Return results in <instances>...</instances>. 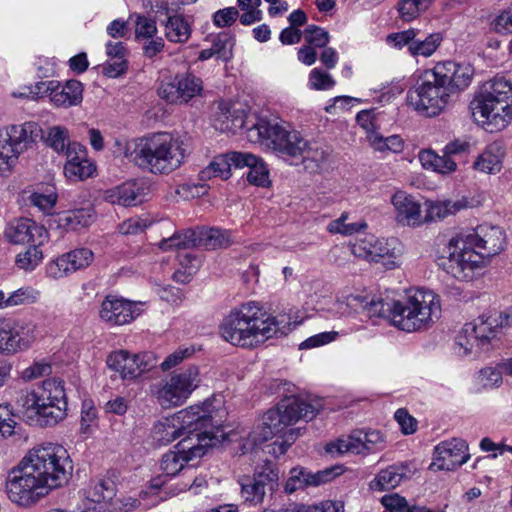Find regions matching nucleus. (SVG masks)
I'll return each mask as SVG.
<instances>
[{"mask_svg": "<svg viewBox=\"0 0 512 512\" xmlns=\"http://www.w3.org/2000/svg\"><path fill=\"white\" fill-rule=\"evenodd\" d=\"M329 316L341 318L365 312L368 317H382L406 332L430 327L441 317L440 297L432 290L417 288L401 300H384L359 293L342 292L327 307Z\"/></svg>", "mask_w": 512, "mask_h": 512, "instance_id": "f257e3e1", "label": "nucleus"}, {"mask_svg": "<svg viewBox=\"0 0 512 512\" xmlns=\"http://www.w3.org/2000/svg\"><path fill=\"white\" fill-rule=\"evenodd\" d=\"M71 470L70 457L63 446L47 443L33 447L8 473L7 496L18 506H33L66 483Z\"/></svg>", "mask_w": 512, "mask_h": 512, "instance_id": "f03ea898", "label": "nucleus"}, {"mask_svg": "<svg viewBox=\"0 0 512 512\" xmlns=\"http://www.w3.org/2000/svg\"><path fill=\"white\" fill-rule=\"evenodd\" d=\"M296 324L286 315L273 316L256 301L232 309L222 320L221 337L233 346L254 348L273 337L287 335Z\"/></svg>", "mask_w": 512, "mask_h": 512, "instance_id": "7ed1b4c3", "label": "nucleus"}, {"mask_svg": "<svg viewBox=\"0 0 512 512\" xmlns=\"http://www.w3.org/2000/svg\"><path fill=\"white\" fill-rule=\"evenodd\" d=\"M318 412V407L307 403L295 396L285 397L274 409L268 410L260 423L249 434L243 445V452L268 441L274 436L280 437L270 445L269 453L275 457L283 455L295 442L299 429L289 428L298 420H312Z\"/></svg>", "mask_w": 512, "mask_h": 512, "instance_id": "20e7f679", "label": "nucleus"}, {"mask_svg": "<svg viewBox=\"0 0 512 512\" xmlns=\"http://www.w3.org/2000/svg\"><path fill=\"white\" fill-rule=\"evenodd\" d=\"M188 139L169 132H156L127 144L126 157L143 171L168 175L179 169L189 158Z\"/></svg>", "mask_w": 512, "mask_h": 512, "instance_id": "39448f33", "label": "nucleus"}, {"mask_svg": "<svg viewBox=\"0 0 512 512\" xmlns=\"http://www.w3.org/2000/svg\"><path fill=\"white\" fill-rule=\"evenodd\" d=\"M226 417L223 400L213 397L161 418L153 425L151 436L157 444L168 445L183 435L191 436L204 431L221 434L224 433L221 428Z\"/></svg>", "mask_w": 512, "mask_h": 512, "instance_id": "423d86ee", "label": "nucleus"}, {"mask_svg": "<svg viewBox=\"0 0 512 512\" xmlns=\"http://www.w3.org/2000/svg\"><path fill=\"white\" fill-rule=\"evenodd\" d=\"M474 121L488 132L512 122V83L503 76L486 81L470 103Z\"/></svg>", "mask_w": 512, "mask_h": 512, "instance_id": "0eeeda50", "label": "nucleus"}, {"mask_svg": "<svg viewBox=\"0 0 512 512\" xmlns=\"http://www.w3.org/2000/svg\"><path fill=\"white\" fill-rule=\"evenodd\" d=\"M18 403L31 411L41 426H54L67 416V397L61 380L46 379L33 390L21 394Z\"/></svg>", "mask_w": 512, "mask_h": 512, "instance_id": "6e6552de", "label": "nucleus"}, {"mask_svg": "<svg viewBox=\"0 0 512 512\" xmlns=\"http://www.w3.org/2000/svg\"><path fill=\"white\" fill-rule=\"evenodd\" d=\"M249 137L291 161L299 158L300 152L306 147L304 135L285 121L260 119L249 129Z\"/></svg>", "mask_w": 512, "mask_h": 512, "instance_id": "1a4fd4ad", "label": "nucleus"}, {"mask_svg": "<svg viewBox=\"0 0 512 512\" xmlns=\"http://www.w3.org/2000/svg\"><path fill=\"white\" fill-rule=\"evenodd\" d=\"M506 246V235L499 226L482 224L474 229L461 230L447 245L448 256H498Z\"/></svg>", "mask_w": 512, "mask_h": 512, "instance_id": "9d476101", "label": "nucleus"}, {"mask_svg": "<svg viewBox=\"0 0 512 512\" xmlns=\"http://www.w3.org/2000/svg\"><path fill=\"white\" fill-rule=\"evenodd\" d=\"M453 96L431 69L423 71L416 84L408 90L407 105L418 115L434 118L442 114Z\"/></svg>", "mask_w": 512, "mask_h": 512, "instance_id": "9b49d317", "label": "nucleus"}, {"mask_svg": "<svg viewBox=\"0 0 512 512\" xmlns=\"http://www.w3.org/2000/svg\"><path fill=\"white\" fill-rule=\"evenodd\" d=\"M225 434L204 431L195 435L185 436L174 447V450L165 453L161 460V470L166 476L177 475L184 466L192 460L201 458L208 448L224 440Z\"/></svg>", "mask_w": 512, "mask_h": 512, "instance_id": "f8f14e48", "label": "nucleus"}, {"mask_svg": "<svg viewBox=\"0 0 512 512\" xmlns=\"http://www.w3.org/2000/svg\"><path fill=\"white\" fill-rule=\"evenodd\" d=\"M37 131L34 122L9 125L0 131V177L13 174L20 155L35 141Z\"/></svg>", "mask_w": 512, "mask_h": 512, "instance_id": "ddd939ff", "label": "nucleus"}, {"mask_svg": "<svg viewBox=\"0 0 512 512\" xmlns=\"http://www.w3.org/2000/svg\"><path fill=\"white\" fill-rule=\"evenodd\" d=\"M38 334V326L32 321L0 318V355H15L29 350Z\"/></svg>", "mask_w": 512, "mask_h": 512, "instance_id": "4468645a", "label": "nucleus"}, {"mask_svg": "<svg viewBox=\"0 0 512 512\" xmlns=\"http://www.w3.org/2000/svg\"><path fill=\"white\" fill-rule=\"evenodd\" d=\"M203 81L192 73H178L163 78L157 87L158 96L169 104H187L203 92Z\"/></svg>", "mask_w": 512, "mask_h": 512, "instance_id": "2eb2a0df", "label": "nucleus"}, {"mask_svg": "<svg viewBox=\"0 0 512 512\" xmlns=\"http://www.w3.org/2000/svg\"><path fill=\"white\" fill-rule=\"evenodd\" d=\"M21 96L38 98L48 96L56 107L68 108L79 105L83 100V85L77 80H69L64 85L58 81H41L29 88Z\"/></svg>", "mask_w": 512, "mask_h": 512, "instance_id": "dca6fc26", "label": "nucleus"}, {"mask_svg": "<svg viewBox=\"0 0 512 512\" xmlns=\"http://www.w3.org/2000/svg\"><path fill=\"white\" fill-rule=\"evenodd\" d=\"M106 363L124 381L135 380L156 365L151 353L132 354L126 350L112 352Z\"/></svg>", "mask_w": 512, "mask_h": 512, "instance_id": "f3484780", "label": "nucleus"}, {"mask_svg": "<svg viewBox=\"0 0 512 512\" xmlns=\"http://www.w3.org/2000/svg\"><path fill=\"white\" fill-rule=\"evenodd\" d=\"M5 238L14 244L27 245L35 250L34 256L42 251L37 249L48 242V232L46 228L36 221L26 217H19L8 222L5 231Z\"/></svg>", "mask_w": 512, "mask_h": 512, "instance_id": "a211bd4d", "label": "nucleus"}, {"mask_svg": "<svg viewBox=\"0 0 512 512\" xmlns=\"http://www.w3.org/2000/svg\"><path fill=\"white\" fill-rule=\"evenodd\" d=\"M469 458L468 446L463 439L445 440L435 446L429 469L433 472L452 471L465 464Z\"/></svg>", "mask_w": 512, "mask_h": 512, "instance_id": "6ab92c4d", "label": "nucleus"}, {"mask_svg": "<svg viewBox=\"0 0 512 512\" xmlns=\"http://www.w3.org/2000/svg\"><path fill=\"white\" fill-rule=\"evenodd\" d=\"M431 70L437 79L449 88L452 96L467 89L475 74L474 67L467 62H438Z\"/></svg>", "mask_w": 512, "mask_h": 512, "instance_id": "aec40b11", "label": "nucleus"}, {"mask_svg": "<svg viewBox=\"0 0 512 512\" xmlns=\"http://www.w3.org/2000/svg\"><path fill=\"white\" fill-rule=\"evenodd\" d=\"M482 198L478 196H462L458 199L427 200L425 202L424 223L443 220L466 209L481 206Z\"/></svg>", "mask_w": 512, "mask_h": 512, "instance_id": "412c9836", "label": "nucleus"}, {"mask_svg": "<svg viewBox=\"0 0 512 512\" xmlns=\"http://www.w3.org/2000/svg\"><path fill=\"white\" fill-rule=\"evenodd\" d=\"M140 314L138 303L112 295L105 297L99 311L100 318L112 326L128 324Z\"/></svg>", "mask_w": 512, "mask_h": 512, "instance_id": "4be33fe9", "label": "nucleus"}, {"mask_svg": "<svg viewBox=\"0 0 512 512\" xmlns=\"http://www.w3.org/2000/svg\"><path fill=\"white\" fill-rule=\"evenodd\" d=\"M391 204L398 224L408 227H420L424 224L422 204L415 196L399 190L392 195Z\"/></svg>", "mask_w": 512, "mask_h": 512, "instance_id": "5701e85b", "label": "nucleus"}, {"mask_svg": "<svg viewBox=\"0 0 512 512\" xmlns=\"http://www.w3.org/2000/svg\"><path fill=\"white\" fill-rule=\"evenodd\" d=\"M253 158L248 152L232 151L215 156L213 160L200 172V179L203 181L212 178L226 180L230 178L232 168L242 169L248 161Z\"/></svg>", "mask_w": 512, "mask_h": 512, "instance_id": "b1692460", "label": "nucleus"}, {"mask_svg": "<svg viewBox=\"0 0 512 512\" xmlns=\"http://www.w3.org/2000/svg\"><path fill=\"white\" fill-rule=\"evenodd\" d=\"M438 266L453 278L468 281L485 273L489 258H479L471 261L470 258H438Z\"/></svg>", "mask_w": 512, "mask_h": 512, "instance_id": "393cba45", "label": "nucleus"}, {"mask_svg": "<svg viewBox=\"0 0 512 512\" xmlns=\"http://www.w3.org/2000/svg\"><path fill=\"white\" fill-rule=\"evenodd\" d=\"M416 470V466L412 462L393 464L381 470L371 481L370 487L376 491L394 489L402 481L410 479Z\"/></svg>", "mask_w": 512, "mask_h": 512, "instance_id": "a878e982", "label": "nucleus"}, {"mask_svg": "<svg viewBox=\"0 0 512 512\" xmlns=\"http://www.w3.org/2000/svg\"><path fill=\"white\" fill-rule=\"evenodd\" d=\"M246 112L230 102H221L213 119L216 130L236 133L245 126Z\"/></svg>", "mask_w": 512, "mask_h": 512, "instance_id": "bb28decb", "label": "nucleus"}, {"mask_svg": "<svg viewBox=\"0 0 512 512\" xmlns=\"http://www.w3.org/2000/svg\"><path fill=\"white\" fill-rule=\"evenodd\" d=\"M94 220V209L85 207L55 214L49 219L48 224L50 228L76 230L91 225Z\"/></svg>", "mask_w": 512, "mask_h": 512, "instance_id": "cd10ccee", "label": "nucleus"}, {"mask_svg": "<svg viewBox=\"0 0 512 512\" xmlns=\"http://www.w3.org/2000/svg\"><path fill=\"white\" fill-rule=\"evenodd\" d=\"M333 475L330 470L318 471L311 473L302 467H294L290 470V476L285 484V491L293 493L300 489L310 486H318L332 479Z\"/></svg>", "mask_w": 512, "mask_h": 512, "instance_id": "c85d7f7f", "label": "nucleus"}, {"mask_svg": "<svg viewBox=\"0 0 512 512\" xmlns=\"http://www.w3.org/2000/svg\"><path fill=\"white\" fill-rule=\"evenodd\" d=\"M151 394L157 403L164 409L183 405L186 402L181 389L169 377L151 386Z\"/></svg>", "mask_w": 512, "mask_h": 512, "instance_id": "c756f323", "label": "nucleus"}, {"mask_svg": "<svg viewBox=\"0 0 512 512\" xmlns=\"http://www.w3.org/2000/svg\"><path fill=\"white\" fill-rule=\"evenodd\" d=\"M418 160L424 170L440 175H450L458 168L457 163L452 158L445 153L439 155L431 148L421 149L418 152Z\"/></svg>", "mask_w": 512, "mask_h": 512, "instance_id": "7c9ffc66", "label": "nucleus"}, {"mask_svg": "<svg viewBox=\"0 0 512 512\" xmlns=\"http://www.w3.org/2000/svg\"><path fill=\"white\" fill-rule=\"evenodd\" d=\"M504 150L500 143L493 142L486 146L484 151L480 153L474 163L473 169L485 174H497L502 169V160Z\"/></svg>", "mask_w": 512, "mask_h": 512, "instance_id": "2f4dec72", "label": "nucleus"}, {"mask_svg": "<svg viewBox=\"0 0 512 512\" xmlns=\"http://www.w3.org/2000/svg\"><path fill=\"white\" fill-rule=\"evenodd\" d=\"M165 38L175 44H184L191 37L192 23L182 14L168 15L163 22Z\"/></svg>", "mask_w": 512, "mask_h": 512, "instance_id": "473e14b6", "label": "nucleus"}, {"mask_svg": "<svg viewBox=\"0 0 512 512\" xmlns=\"http://www.w3.org/2000/svg\"><path fill=\"white\" fill-rule=\"evenodd\" d=\"M402 244L397 238L376 239L373 235L366 236L359 244L365 256H396L402 252Z\"/></svg>", "mask_w": 512, "mask_h": 512, "instance_id": "72a5a7b5", "label": "nucleus"}, {"mask_svg": "<svg viewBox=\"0 0 512 512\" xmlns=\"http://www.w3.org/2000/svg\"><path fill=\"white\" fill-rule=\"evenodd\" d=\"M143 188L137 182H126L107 192V199L112 204L124 207L135 206L142 202Z\"/></svg>", "mask_w": 512, "mask_h": 512, "instance_id": "f704fd0d", "label": "nucleus"}, {"mask_svg": "<svg viewBox=\"0 0 512 512\" xmlns=\"http://www.w3.org/2000/svg\"><path fill=\"white\" fill-rule=\"evenodd\" d=\"M90 265L91 258H50L46 263V274L58 279Z\"/></svg>", "mask_w": 512, "mask_h": 512, "instance_id": "c9c22d12", "label": "nucleus"}, {"mask_svg": "<svg viewBox=\"0 0 512 512\" xmlns=\"http://www.w3.org/2000/svg\"><path fill=\"white\" fill-rule=\"evenodd\" d=\"M326 450L332 455L343 453H366L363 430H355L350 435L340 437L336 441L329 443Z\"/></svg>", "mask_w": 512, "mask_h": 512, "instance_id": "e433bc0d", "label": "nucleus"}, {"mask_svg": "<svg viewBox=\"0 0 512 512\" xmlns=\"http://www.w3.org/2000/svg\"><path fill=\"white\" fill-rule=\"evenodd\" d=\"M28 201L31 206L37 208L44 215L51 216V218L55 216L53 211L58 201L55 187L46 186L30 191Z\"/></svg>", "mask_w": 512, "mask_h": 512, "instance_id": "4c0bfd02", "label": "nucleus"}, {"mask_svg": "<svg viewBox=\"0 0 512 512\" xmlns=\"http://www.w3.org/2000/svg\"><path fill=\"white\" fill-rule=\"evenodd\" d=\"M168 377L178 389H181L186 399L190 397L201 382L199 369L195 365L175 370Z\"/></svg>", "mask_w": 512, "mask_h": 512, "instance_id": "58836bf2", "label": "nucleus"}, {"mask_svg": "<svg viewBox=\"0 0 512 512\" xmlns=\"http://www.w3.org/2000/svg\"><path fill=\"white\" fill-rule=\"evenodd\" d=\"M197 246L206 249H217L228 247L232 243L231 234L220 228H201L196 230Z\"/></svg>", "mask_w": 512, "mask_h": 512, "instance_id": "ea45409f", "label": "nucleus"}, {"mask_svg": "<svg viewBox=\"0 0 512 512\" xmlns=\"http://www.w3.org/2000/svg\"><path fill=\"white\" fill-rule=\"evenodd\" d=\"M197 246L196 230L186 229L175 232L159 243L161 252H180Z\"/></svg>", "mask_w": 512, "mask_h": 512, "instance_id": "a19ab883", "label": "nucleus"}, {"mask_svg": "<svg viewBox=\"0 0 512 512\" xmlns=\"http://www.w3.org/2000/svg\"><path fill=\"white\" fill-rule=\"evenodd\" d=\"M197 246L196 230L186 229L175 232L159 243L161 252H180Z\"/></svg>", "mask_w": 512, "mask_h": 512, "instance_id": "79ce46f5", "label": "nucleus"}, {"mask_svg": "<svg viewBox=\"0 0 512 512\" xmlns=\"http://www.w3.org/2000/svg\"><path fill=\"white\" fill-rule=\"evenodd\" d=\"M237 483L240 486V495L245 503L250 506H258L264 502L266 491L252 476L242 475Z\"/></svg>", "mask_w": 512, "mask_h": 512, "instance_id": "37998d69", "label": "nucleus"}, {"mask_svg": "<svg viewBox=\"0 0 512 512\" xmlns=\"http://www.w3.org/2000/svg\"><path fill=\"white\" fill-rule=\"evenodd\" d=\"M348 220L349 213H341V215L338 218L330 221L327 224V232L332 235H341L344 237H349L366 230L368 227L367 222L363 219L351 223H348Z\"/></svg>", "mask_w": 512, "mask_h": 512, "instance_id": "c03bdc74", "label": "nucleus"}, {"mask_svg": "<svg viewBox=\"0 0 512 512\" xmlns=\"http://www.w3.org/2000/svg\"><path fill=\"white\" fill-rule=\"evenodd\" d=\"M367 141L370 147L383 154L394 153L399 154L404 150L405 141L400 135H390L388 137L382 136L378 133H370L367 136Z\"/></svg>", "mask_w": 512, "mask_h": 512, "instance_id": "a18cd8bd", "label": "nucleus"}, {"mask_svg": "<svg viewBox=\"0 0 512 512\" xmlns=\"http://www.w3.org/2000/svg\"><path fill=\"white\" fill-rule=\"evenodd\" d=\"M497 329L498 327L495 326L491 315H481L473 322L464 325L465 333L473 334L476 340L481 343H486L494 337Z\"/></svg>", "mask_w": 512, "mask_h": 512, "instance_id": "49530a36", "label": "nucleus"}, {"mask_svg": "<svg viewBox=\"0 0 512 512\" xmlns=\"http://www.w3.org/2000/svg\"><path fill=\"white\" fill-rule=\"evenodd\" d=\"M252 477L259 482L265 491L274 492L279 485V471L277 467L269 460L263 464L257 465Z\"/></svg>", "mask_w": 512, "mask_h": 512, "instance_id": "de8ad7c7", "label": "nucleus"}, {"mask_svg": "<svg viewBox=\"0 0 512 512\" xmlns=\"http://www.w3.org/2000/svg\"><path fill=\"white\" fill-rule=\"evenodd\" d=\"M42 138L46 146L58 154L64 153V151L68 149V146L73 142L69 139L68 129L60 125L48 127Z\"/></svg>", "mask_w": 512, "mask_h": 512, "instance_id": "09e8293b", "label": "nucleus"}, {"mask_svg": "<svg viewBox=\"0 0 512 512\" xmlns=\"http://www.w3.org/2000/svg\"><path fill=\"white\" fill-rule=\"evenodd\" d=\"M443 40L444 37L441 32L431 33L423 40L416 37L410 46V55L413 57H431L441 46Z\"/></svg>", "mask_w": 512, "mask_h": 512, "instance_id": "8fccbe9b", "label": "nucleus"}, {"mask_svg": "<svg viewBox=\"0 0 512 512\" xmlns=\"http://www.w3.org/2000/svg\"><path fill=\"white\" fill-rule=\"evenodd\" d=\"M325 159V151L317 143L306 139V147L300 152L299 158H296L295 161H301L305 169L310 172H317Z\"/></svg>", "mask_w": 512, "mask_h": 512, "instance_id": "3c124183", "label": "nucleus"}, {"mask_svg": "<svg viewBox=\"0 0 512 512\" xmlns=\"http://www.w3.org/2000/svg\"><path fill=\"white\" fill-rule=\"evenodd\" d=\"M248 155L253 158L251 161H248L249 163L244 165V167L249 168V172L247 174L248 182L255 186L268 187L271 184V181L266 164L256 155L249 152Z\"/></svg>", "mask_w": 512, "mask_h": 512, "instance_id": "603ef678", "label": "nucleus"}, {"mask_svg": "<svg viewBox=\"0 0 512 512\" xmlns=\"http://www.w3.org/2000/svg\"><path fill=\"white\" fill-rule=\"evenodd\" d=\"M63 170L68 181L78 182L92 177L96 171V166L92 160H84L80 163L65 164Z\"/></svg>", "mask_w": 512, "mask_h": 512, "instance_id": "864d4df0", "label": "nucleus"}, {"mask_svg": "<svg viewBox=\"0 0 512 512\" xmlns=\"http://www.w3.org/2000/svg\"><path fill=\"white\" fill-rule=\"evenodd\" d=\"M134 33L136 40H148L158 34L156 21L143 14H134Z\"/></svg>", "mask_w": 512, "mask_h": 512, "instance_id": "5fc2aeb1", "label": "nucleus"}, {"mask_svg": "<svg viewBox=\"0 0 512 512\" xmlns=\"http://www.w3.org/2000/svg\"><path fill=\"white\" fill-rule=\"evenodd\" d=\"M201 266V258H180L173 273V279L179 283H187Z\"/></svg>", "mask_w": 512, "mask_h": 512, "instance_id": "6e6d98bb", "label": "nucleus"}, {"mask_svg": "<svg viewBox=\"0 0 512 512\" xmlns=\"http://www.w3.org/2000/svg\"><path fill=\"white\" fill-rule=\"evenodd\" d=\"M336 84L331 74L321 68H313L308 77L307 86L311 90L325 91L332 89Z\"/></svg>", "mask_w": 512, "mask_h": 512, "instance_id": "4d7b16f0", "label": "nucleus"}, {"mask_svg": "<svg viewBox=\"0 0 512 512\" xmlns=\"http://www.w3.org/2000/svg\"><path fill=\"white\" fill-rule=\"evenodd\" d=\"M114 496V487L111 481L98 480L92 482L87 490V498L93 503H99L112 499Z\"/></svg>", "mask_w": 512, "mask_h": 512, "instance_id": "13d9d810", "label": "nucleus"}, {"mask_svg": "<svg viewBox=\"0 0 512 512\" xmlns=\"http://www.w3.org/2000/svg\"><path fill=\"white\" fill-rule=\"evenodd\" d=\"M18 423L9 404L0 405V438L6 439L16 433Z\"/></svg>", "mask_w": 512, "mask_h": 512, "instance_id": "bf43d9fd", "label": "nucleus"}, {"mask_svg": "<svg viewBox=\"0 0 512 512\" xmlns=\"http://www.w3.org/2000/svg\"><path fill=\"white\" fill-rule=\"evenodd\" d=\"M419 30L414 28H409L407 30L391 33L387 36L386 41L387 44L396 49H402L403 47H407L408 52L410 53V46L414 42V39L418 36Z\"/></svg>", "mask_w": 512, "mask_h": 512, "instance_id": "052dcab7", "label": "nucleus"}, {"mask_svg": "<svg viewBox=\"0 0 512 512\" xmlns=\"http://www.w3.org/2000/svg\"><path fill=\"white\" fill-rule=\"evenodd\" d=\"M478 343L473 334L465 333L464 327L456 337L453 345V352L457 357L464 358L470 355Z\"/></svg>", "mask_w": 512, "mask_h": 512, "instance_id": "680f3d73", "label": "nucleus"}, {"mask_svg": "<svg viewBox=\"0 0 512 512\" xmlns=\"http://www.w3.org/2000/svg\"><path fill=\"white\" fill-rule=\"evenodd\" d=\"M97 425V411L93 404L84 401L81 410L80 431L82 434H90Z\"/></svg>", "mask_w": 512, "mask_h": 512, "instance_id": "e2e57ef3", "label": "nucleus"}, {"mask_svg": "<svg viewBox=\"0 0 512 512\" xmlns=\"http://www.w3.org/2000/svg\"><path fill=\"white\" fill-rule=\"evenodd\" d=\"M425 10H427V8L418 4L417 0H401L398 3L400 18L405 22L416 19L420 13Z\"/></svg>", "mask_w": 512, "mask_h": 512, "instance_id": "0e129e2a", "label": "nucleus"}, {"mask_svg": "<svg viewBox=\"0 0 512 512\" xmlns=\"http://www.w3.org/2000/svg\"><path fill=\"white\" fill-rule=\"evenodd\" d=\"M305 40L314 47L323 48L329 42V34L324 29L315 25H310L304 32Z\"/></svg>", "mask_w": 512, "mask_h": 512, "instance_id": "69168bd1", "label": "nucleus"}, {"mask_svg": "<svg viewBox=\"0 0 512 512\" xmlns=\"http://www.w3.org/2000/svg\"><path fill=\"white\" fill-rule=\"evenodd\" d=\"M239 17V12L235 7H227L217 10L212 17L213 24L218 28L229 27L234 24Z\"/></svg>", "mask_w": 512, "mask_h": 512, "instance_id": "338daca9", "label": "nucleus"}, {"mask_svg": "<svg viewBox=\"0 0 512 512\" xmlns=\"http://www.w3.org/2000/svg\"><path fill=\"white\" fill-rule=\"evenodd\" d=\"M394 418L401 428V432L405 435L414 434L418 428V421L408 413L404 408L398 409Z\"/></svg>", "mask_w": 512, "mask_h": 512, "instance_id": "774afa93", "label": "nucleus"}]
</instances>
